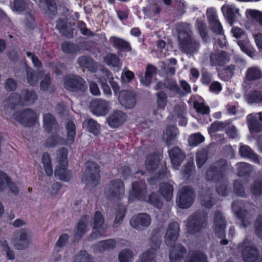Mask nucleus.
<instances>
[{
    "instance_id": "obj_1",
    "label": "nucleus",
    "mask_w": 262,
    "mask_h": 262,
    "mask_svg": "<svg viewBox=\"0 0 262 262\" xmlns=\"http://www.w3.org/2000/svg\"><path fill=\"white\" fill-rule=\"evenodd\" d=\"M173 29L177 32L179 46L183 52L187 54H192L198 51L200 45L193 37L189 25L178 23Z\"/></svg>"
},
{
    "instance_id": "obj_2",
    "label": "nucleus",
    "mask_w": 262,
    "mask_h": 262,
    "mask_svg": "<svg viewBox=\"0 0 262 262\" xmlns=\"http://www.w3.org/2000/svg\"><path fill=\"white\" fill-rule=\"evenodd\" d=\"M225 161L213 163L206 173L207 180L217 182L216 192L221 196L227 195L229 192L228 182L223 178L222 172L225 170Z\"/></svg>"
},
{
    "instance_id": "obj_3",
    "label": "nucleus",
    "mask_w": 262,
    "mask_h": 262,
    "mask_svg": "<svg viewBox=\"0 0 262 262\" xmlns=\"http://www.w3.org/2000/svg\"><path fill=\"white\" fill-rule=\"evenodd\" d=\"M37 99L36 93L33 90H24L20 94L13 93L8 99V104L12 105H31L33 104Z\"/></svg>"
},
{
    "instance_id": "obj_4",
    "label": "nucleus",
    "mask_w": 262,
    "mask_h": 262,
    "mask_svg": "<svg viewBox=\"0 0 262 262\" xmlns=\"http://www.w3.org/2000/svg\"><path fill=\"white\" fill-rule=\"evenodd\" d=\"M67 149L60 148L57 153V161L60 167H58L55 170V176H58L62 181H68L71 178V172L66 168L68 165Z\"/></svg>"
},
{
    "instance_id": "obj_5",
    "label": "nucleus",
    "mask_w": 262,
    "mask_h": 262,
    "mask_svg": "<svg viewBox=\"0 0 262 262\" xmlns=\"http://www.w3.org/2000/svg\"><path fill=\"white\" fill-rule=\"evenodd\" d=\"M67 137L65 141L57 135H52L48 138L46 141V145L49 147H53L58 144H63L71 145L74 141L75 137V126L72 122H69L66 125Z\"/></svg>"
},
{
    "instance_id": "obj_6",
    "label": "nucleus",
    "mask_w": 262,
    "mask_h": 262,
    "mask_svg": "<svg viewBox=\"0 0 262 262\" xmlns=\"http://www.w3.org/2000/svg\"><path fill=\"white\" fill-rule=\"evenodd\" d=\"M207 215L205 213H195L188 221L186 227L187 231L190 234L201 232L207 225Z\"/></svg>"
},
{
    "instance_id": "obj_7",
    "label": "nucleus",
    "mask_w": 262,
    "mask_h": 262,
    "mask_svg": "<svg viewBox=\"0 0 262 262\" xmlns=\"http://www.w3.org/2000/svg\"><path fill=\"white\" fill-rule=\"evenodd\" d=\"M98 165L94 162L87 164L86 168L81 177V180L84 183L93 186L98 184L100 176Z\"/></svg>"
},
{
    "instance_id": "obj_8",
    "label": "nucleus",
    "mask_w": 262,
    "mask_h": 262,
    "mask_svg": "<svg viewBox=\"0 0 262 262\" xmlns=\"http://www.w3.org/2000/svg\"><path fill=\"white\" fill-rule=\"evenodd\" d=\"M194 200L193 189L189 186L183 187L179 191L177 204L181 208H188L192 204Z\"/></svg>"
},
{
    "instance_id": "obj_9",
    "label": "nucleus",
    "mask_w": 262,
    "mask_h": 262,
    "mask_svg": "<svg viewBox=\"0 0 262 262\" xmlns=\"http://www.w3.org/2000/svg\"><path fill=\"white\" fill-rule=\"evenodd\" d=\"M136 94L132 90H122L119 93L118 100L123 106L133 108L136 104Z\"/></svg>"
},
{
    "instance_id": "obj_10",
    "label": "nucleus",
    "mask_w": 262,
    "mask_h": 262,
    "mask_svg": "<svg viewBox=\"0 0 262 262\" xmlns=\"http://www.w3.org/2000/svg\"><path fill=\"white\" fill-rule=\"evenodd\" d=\"M13 118L25 125L31 126L38 120V115L33 110L28 109L19 115L17 113L14 114Z\"/></svg>"
},
{
    "instance_id": "obj_11",
    "label": "nucleus",
    "mask_w": 262,
    "mask_h": 262,
    "mask_svg": "<svg viewBox=\"0 0 262 262\" xmlns=\"http://www.w3.org/2000/svg\"><path fill=\"white\" fill-rule=\"evenodd\" d=\"M226 221L222 213L217 211L214 213L213 229L216 236L223 238L225 234Z\"/></svg>"
},
{
    "instance_id": "obj_12",
    "label": "nucleus",
    "mask_w": 262,
    "mask_h": 262,
    "mask_svg": "<svg viewBox=\"0 0 262 262\" xmlns=\"http://www.w3.org/2000/svg\"><path fill=\"white\" fill-rule=\"evenodd\" d=\"M90 108L92 113L96 115L104 116L111 109V104L109 101L96 99L91 102Z\"/></svg>"
},
{
    "instance_id": "obj_13",
    "label": "nucleus",
    "mask_w": 262,
    "mask_h": 262,
    "mask_svg": "<svg viewBox=\"0 0 262 262\" xmlns=\"http://www.w3.org/2000/svg\"><path fill=\"white\" fill-rule=\"evenodd\" d=\"M232 207L237 217L242 219V226L245 228L247 227L250 224L251 219L250 216L247 215L246 211L244 209V204L241 201H234L232 204Z\"/></svg>"
},
{
    "instance_id": "obj_14",
    "label": "nucleus",
    "mask_w": 262,
    "mask_h": 262,
    "mask_svg": "<svg viewBox=\"0 0 262 262\" xmlns=\"http://www.w3.org/2000/svg\"><path fill=\"white\" fill-rule=\"evenodd\" d=\"M104 217L101 213L99 211L96 212L94 217L92 238H97L104 233L106 226L104 224Z\"/></svg>"
},
{
    "instance_id": "obj_15",
    "label": "nucleus",
    "mask_w": 262,
    "mask_h": 262,
    "mask_svg": "<svg viewBox=\"0 0 262 262\" xmlns=\"http://www.w3.org/2000/svg\"><path fill=\"white\" fill-rule=\"evenodd\" d=\"M124 192V186L121 180L112 181L105 191V194L108 197L120 198Z\"/></svg>"
},
{
    "instance_id": "obj_16",
    "label": "nucleus",
    "mask_w": 262,
    "mask_h": 262,
    "mask_svg": "<svg viewBox=\"0 0 262 262\" xmlns=\"http://www.w3.org/2000/svg\"><path fill=\"white\" fill-rule=\"evenodd\" d=\"M151 223L150 216L146 213H140L133 216L130 221V226L138 230H141L149 226Z\"/></svg>"
},
{
    "instance_id": "obj_17",
    "label": "nucleus",
    "mask_w": 262,
    "mask_h": 262,
    "mask_svg": "<svg viewBox=\"0 0 262 262\" xmlns=\"http://www.w3.org/2000/svg\"><path fill=\"white\" fill-rule=\"evenodd\" d=\"M247 124L251 134L262 130V113L251 114L247 117Z\"/></svg>"
},
{
    "instance_id": "obj_18",
    "label": "nucleus",
    "mask_w": 262,
    "mask_h": 262,
    "mask_svg": "<svg viewBox=\"0 0 262 262\" xmlns=\"http://www.w3.org/2000/svg\"><path fill=\"white\" fill-rule=\"evenodd\" d=\"M32 233L28 229L20 230L16 235L15 246L18 249L28 247L32 241Z\"/></svg>"
},
{
    "instance_id": "obj_19",
    "label": "nucleus",
    "mask_w": 262,
    "mask_h": 262,
    "mask_svg": "<svg viewBox=\"0 0 262 262\" xmlns=\"http://www.w3.org/2000/svg\"><path fill=\"white\" fill-rule=\"evenodd\" d=\"M64 86L67 89L74 91L85 88V82L78 76L69 75L66 78Z\"/></svg>"
},
{
    "instance_id": "obj_20",
    "label": "nucleus",
    "mask_w": 262,
    "mask_h": 262,
    "mask_svg": "<svg viewBox=\"0 0 262 262\" xmlns=\"http://www.w3.org/2000/svg\"><path fill=\"white\" fill-rule=\"evenodd\" d=\"M179 225L177 222L171 223L167 229L165 242L168 246H172L179 236Z\"/></svg>"
},
{
    "instance_id": "obj_21",
    "label": "nucleus",
    "mask_w": 262,
    "mask_h": 262,
    "mask_svg": "<svg viewBox=\"0 0 262 262\" xmlns=\"http://www.w3.org/2000/svg\"><path fill=\"white\" fill-rule=\"evenodd\" d=\"M127 115L121 111H113L107 118V122L110 127L115 128L123 124L126 120Z\"/></svg>"
},
{
    "instance_id": "obj_22",
    "label": "nucleus",
    "mask_w": 262,
    "mask_h": 262,
    "mask_svg": "<svg viewBox=\"0 0 262 262\" xmlns=\"http://www.w3.org/2000/svg\"><path fill=\"white\" fill-rule=\"evenodd\" d=\"M222 11L230 25H232L235 20L240 16L239 9L233 5H224L222 7Z\"/></svg>"
},
{
    "instance_id": "obj_23",
    "label": "nucleus",
    "mask_w": 262,
    "mask_h": 262,
    "mask_svg": "<svg viewBox=\"0 0 262 262\" xmlns=\"http://www.w3.org/2000/svg\"><path fill=\"white\" fill-rule=\"evenodd\" d=\"M146 188V185L142 181L139 183L134 182L132 183V190L129 191V200L134 201L137 199H143L144 194V190Z\"/></svg>"
},
{
    "instance_id": "obj_24",
    "label": "nucleus",
    "mask_w": 262,
    "mask_h": 262,
    "mask_svg": "<svg viewBox=\"0 0 262 262\" xmlns=\"http://www.w3.org/2000/svg\"><path fill=\"white\" fill-rule=\"evenodd\" d=\"M247 241L243 242L242 246H245L243 250V258L245 262H255L258 256V252L257 249L253 246L247 245Z\"/></svg>"
},
{
    "instance_id": "obj_25",
    "label": "nucleus",
    "mask_w": 262,
    "mask_h": 262,
    "mask_svg": "<svg viewBox=\"0 0 262 262\" xmlns=\"http://www.w3.org/2000/svg\"><path fill=\"white\" fill-rule=\"evenodd\" d=\"M210 60L212 66H223L229 61V57L224 52L218 51L211 53Z\"/></svg>"
},
{
    "instance_id": "obj_26",
    "label": "nucleus",
    "mask_w": 262,
    "mask_h": 262,
    "mask_svg": "<svg viewBox=\"0 0 262 262\" xmlns=\"http://www.w3.org/2000/svg\"><path fill=\"white\" fill-rule=\"evenodd\" d=\"M7 187L14 194L18 192V188L15 184L11 181L5 172L0 171V190H5Z\"/></svg>"
},
{
    "instance_id": "obj_27",
    "label": "nucleus",
    "mask_w": 262,
    "mask_h": 262,
    "mask_svg": "<svg viewBox=\"0 0 262 262\" xmlns=\"http://www.w3.org/2000/svg\"><path fill=\"white\" fill-rule=\"evenodd\" d=\"M186 107L183 105L176 106L173 111V113L172 115V119L173 121H176L178 120L179 125L184 126L187 123V120L185 117L186 114Z\"/></svg>"
},
{
    "instance_id": "obj_28",
    "label": "nucleus",
    "mask_w": 262,
    "mask_h": 262,
    "mask_svg": "<svg viewBox=\"0 0 262 262\" xmlns=\"http://www.w3.org/2000/svg\"><path fill=\"white\" fill-rule=\"evenodd\" d=\"M169 155L173 168L177 169L185 158L184 154L179 148L174 147L169 151Z\"/></svg>"
},
{
    "instance_id": "obj_29",
    "label": "nucleus",
    "mask_w": 262,
    "mask_h": 262,
    "mask_svg": "<svg viewBox=\"0 0 262 262\" xmlns=\"http://www.w3.org/2000/svg\"><path fill=\"white\" fill-rule=\"evenodd\" d=\"M178 135L179 132L177 127L168 126L163 133L162 138L167 145H170L175 142Z\"/></svg>"
},
{
    "instance_id": "obj_30",
    "label": "nucleus",
    "mask_w": 262,
    "mask_h": 262,
    "mask_svg": "<svg viewBox=\"0 0 262 262\" xmlns=\"http://www.w3.org/2000/svg\"><path fill=\"white\" fill-rule=\"evenodd\" d=\"M43 126L48 132L56 131L57 123L53 115L50 113L43 114Z\"/></svg>"
},
{
    "instance_id": "obj_31",
    "label": "nucleus",
    "mask_w": 262,
    "mask_h": 262,
    "mask_svg": "<svg viewBox=\"0 0 262 262\" xmlns=\"http://www.w3.org/2000/svg\"><path fill=\"white\" fill-rule=\"evenodd\" d=\"M239 153L242 157L249 158L255 163L262 164L261 159L253 152L249 146L241 144Z\"/></svg>"
},
{
    "instance_id": "obj_32",
    "label": "nucleus",
    "mask_w": 262,
    "mask_h": 262,
    "mask_svg": "<svg viewBox=\"0 0 262 262\" xmlns=\"http://www.w3.org/2000/svg\"><path fill=\"white\" fill-rule=\"evenodd\" d=\"M78 63L80 66L88 69L91 72H95L97 70L96 64L90 57H80L78 59Z\"/></svg>"
},
{
    "instance_id": "obj_33",
    "label": "nucleus",
    "mask_w": 262,
    "mask_h": 262,
    "mask_svg": "<svg viewBox=\"0 0 262 262\" xmlns=\"http://www.w3.org/2000/svg\"><path fill=\"white\" fill-rule=\"evenodd\" d=\"M156 69L155 67L149 65L146 68V71L145 75L141 77V83L144 86L149 85L154 75L156 74Z\"/></svg>"
},
{
    "instance_id": "obj_34",
    "label": "nucleus",
    "mask_w": 262,
    "mask_h": 262,
    "mask_svg": "<svg viewBox=\"0 0 262 262\" xmlns=\"http://www.w3.org/2000/svg\"><path fill=\"white\" fill-rule=\"evenodd\" d=\"M186 249L181 246H178L172 249L169 254V259L171 262H179L182 257L183 254L185 253Z\"/></svg>"
},
{
    "instance_id": "obj_35",
    "label": "nucleus",
    "mask_w": 262,
    "mask_h": 262,
    "mask_svg": "<svg viewBox=\"0 0 262 262\" xmlns=\"http://www.w3.org/2000/svg\"><path fill=\"white\" fill-rule=\"evenodd\" d=\"M173 187L169 183H161L160 186V191L167 201L171 199L173 195Z\"/></svg>"
},
{
    "instance_id": "obj_36",
    "label": "nucleus",
    "mask_w": 262,
    "mask_h": 262,
    "mask_svg": "<svg viewBox=\"0 0 262 262\" xmlns=\"http://www.w3.org/2000/svg\"><path fill=\"white\" fill-rule=\"evenodd\" d=\"M42 164L46 174L48 176H51L53 174V167L51 159L49 155L44 154L42 156Z\"/></svg>"
},
{
    "instance_id": "obj_37",
    "label": "nucleus",
    "mask_w": 262,
    "mask_h": 262,
    "mask_svg": "<svg viewBox=\"0 0 262 262\" xmlns=\"http://www.w3.org/2000/svg\"><path fill=\"white\" fill-rule=\"evenodd\" d=\"M245 15L248 19H254L262 26V12L257 10L248 9L245 11Z\"/></svg>"
},
{
    "instance_id": "obj_38",
    "label": "nucleus",
    "mask_w": 262,
    "mask_h": 262,
    "mask_svg": "<svg viewBox=\"0 0 262 262\" xmlns=\"http://www.w3.org/2000/svg\"><path fill=\"white\" fill-rule=\"evenodd\" d=\"M104 61L108 66L120 68L122 63L119 58L114 54H108L104 57Z\"/></svg>"
},
{
    "instance_id": "obj_39",
    "label": "nucleus",
    "mask_w": 262,
    "mask_h": 262,
    "mask_svg": "<svg viewBox=\"0 0 262 262\" xmlns=\"http://www.w3.org/2000/svg\"><path fill=\"white\" fill-rule=\"evenodd\" d=\"M83 126L86 127L88 130L95 135L98 134L100 129L99 125L93 119H90L85 120L83 124Z\"/></svg>"
},
{
    "instance_id": "obj_40",
    "label": "nucleus",
    "mask_w": 262,
    "mask_h": 262,
    "mask_svg": "<svg viewBox=\"0 0 262 262\" xmlns=\"http://www.w3.org/2000/svg\"><path fill=\"white\" fill-rule=\"evenodd\" d=\"M116 243L114 240L110 239L99 242L96 246L97 251H103L105 250L111 249L115 247Z\"/></svg>"
},
{
    "instance_id": "obj_41",
    "label": "nucleus",
    "mask_w": 262,
    "mask_h": 262,
    "mask_svg": "<svg viewBox=\"0 0 262 262\" xmlns=\"http://www.w3.org/2000/svg\"><path fill=\"white\" fill-rule=\"evenodd\" d=\"M164 87H166L169 89L170 90L174 92L178 93V86L177 85L176 82L172 79L166 80L165 81L164 83H162V82L158 83L156 85L155 89L156 90H158L159 89H162Z\"/></svg>"
},
{
    "instance_id": "obj_42",
    "label": "nucleus",
    "mask_w": 262,
    "mask_h": 262,
    "mask_svg": "<svg viewBox=\"0 0 262 262\" xmlns=\"http://www.w3.org/2000/svg\"><path fill=\"white\" fill-rule=\"evenodd\" d=\"M155 248H151L142 254L140 262H156L155 259Z\"/></svg>"
},
{
    "instance_id": "obj_43",
    "label": "nucleus",
    "mask_w": 262,
    "mask_h": 262,
    "mask_svg": "<svg viewBox=\"0 0 262 262\" xmlns=\"http://www.w3.org/2000/svg\"><path fill=\"white\" fill-rule=\"evenodd\" d=\"M159 160V157L157 155L148 156L145 161V166L147 170L155 169L157 167Z\"/></svg>"
},
{
    "instance_id": "obj_44",
    "label": "nucleus",
    "mask_w": 262,
    "mask_h": 262,
    "mask_svg": "<svg viewBox=\"0 0 262 262\" xmlns=\"http://www.w3.org/2000/svg\"><path fill=\"white\" fill-rule=\"evenodd\" d=\"M246 77L249 80H254L262 77V72L257 67L249 68L246 72Z\"/></svg>"
},
{
    "instance_id": "obj_45",
    "label": "nucleus",
    "mask_w": 262,
    "mask_h": 262,
    "mask_svg": "<svg viewBox=\"0 0 262 262\" xmlns=\"http://www.w3.org/2000/svg\"><path fill=\"white\" fill-rule=\"evenodd\" d=\"M252 193L255 196L262 194V179H257L254 180L250 187Z\"/></svg>"
},
{
    "instance_id": "obj_46",
    "label": "nucleus",
    "mask_w": 262,
    "mask_h": 262,
    "mask_svg": "<svg viewBox=\"0 0 262 262\" xmlns=\"http://www.w3.org/2000/svg\"><path fill=\"white\" fill-rule=\"evenodd\" d=\"M134 255L133 252L129 249L122 250L118 255L120 262H131Z\"/></svg>"
},
{
    "instance_id": "obj_47",
    "label": "nucleus",
    "mask_w": 262,
    "mask_h": 262,
    "mask_svg": "<svg viewBox=\"0 0 262 262\" xmlns=\"http://www.w3.org/2000/svg\"><path fill=\"white\" fill-rule=\"evenodd\" d=\"M205 140L204 137L200 133H195L191 135L189 139V144L191 146H196L199 144L203 142Z\"/></svg>"
},
{
    "instance_id": "obj_48",
    "label": "nucleus",
    "mask_w": 262,
    "mask_h": 262,
    "mask_svg": "<svg viewBox=\"0 0 262 262\" xmlns=\"http://www.w3.org/2000/svg\"><path fill=\"white\" fill-rule=\"evenodd\" d=\"M238 174L239 176H244L249 173L252 170L251 166L247 163L241 162L237 164Z\"/></svg>"
},
{
    "instance_id": "obj_49",
    "label": "nucleus",
    "mask_w": 262,
    "mask_h": 262,
    "mask_svg": "<svg viewBox=\"0 0 262 262\" xmlns=\"http://www.w3.org/2000/svg\"><path fill=\"white\" fill-rule=\"evenodd\" d=\"M167 95L163 92L157 94V107L158 109L163 108L167 104Z\"/></svg>"
},
{
    "instance_id": "obj_50",
    "label": "nucleus",
    "mask_w": 262,
    "mask_h": 262,
    "mask_svg": "<svg viewBox=\"0 0 262 262\" xmlns=\"http://www.w3.org/2000/svg\"><path fill=\"white\" fill-rule=\"evenodd\" d=\"M207 16L210 24L214 23V25H216L218 27L219 26L216 11L214 8H210L207 9Z\"/></svg>"
},
{
    "instance_id": "obj_51",
    "label": "nucleus",
    "mask_w": 262,
    "mask_h": 262,
    "mask_svg": "<svg viewBox=\"0 0 262 262\" xmlns=\"http://www.w3.org/2000/svg\"><path fill=\"white\" fill-rule=\"evenodd\" d=\"M226 128V125L223 122L216 121L211 124L208 129V133L211 136L216 132L221 131Z\"/></svg>"
},
{
    "instance_id": "obj_52",
    "label": "nucleus",
    "mask_w": 262,
    "mask_h": 262,
    "mask_svg": "<svg viewBox=\"0 0 262 262\" xmlns=\"http://www.w3.org/2000/svg\"><path fill=\"white\" fill-rule=\"evenodd\" d=\"M40 7H47L48 10L54 11L55 9V3L54 0H34Z\"/></svg>"
},
{
    "instance_id": "obj_53",
    "label": "nucleus",
    "mask_w": 262,
    "mask_h": 262,
    "mask_svg": "<svg viewBox=\"0 0 262 262\" xmlns=\"http://www.w3.org/2000/svg\"><path fill=\"white\" fill-rule=\"evenodd\" d=\"M74 262H93L89 254L85 251H81L76 256Z\"/></svg>"
},
{
    "instance_id": "obj_54",
    "label": "nucleus",
    "mask_w": 262,
    "mask_h": 262,
    "mask_svg": "<svg viewBox=\"0 0 262 262\" xmlns=\"http://www.w3.org/2000/svg\"><path fill=\"white\" fill-rule=\"evenodd\" d=\"M249 103H260L262 102V92L254 91L249 95L248 99Z\"/></svg>"
},
{
    "instance_id": "obj_55",
    "label": "nucleus",
    "mask_w": 262,
    "mask_h": 262,
    "mask_svg": "<svg viewBox=\"0 0 262 262\" xmlns=\"http://www.w3.org/2000/svg\"><path fill=\"white\" fill-rule=\"evenodd\" d=\"M110 41L114 47L118 49L126 48L128 46V44L126 41L117 37H111Z\"/></svg>"
},
{
    "instance_id": "obj_56",
    "label": "nucleus",
    "mask_w": 262,
    "mask_h": 262,
    "mask_svg": "<svg viewBox=\"0 0 262 262\" xmlns=\"http://www.w3.org/2000/svg\"><path fill=\"white\" fill-rule=\"evenodd\" d=\"M134 78V74L131 71L124 69L122 72L121 79L123 83L129 82Z\"/></svg>"
},
{
    "instance_id": "obj_57",
    "label": "nucleus",
    "mask_w": 262,
    "mask_h": 262,
    "mask_svg": "<svg viewBox=\"0 0 262 262\" xmlns=\"http://www.w3.org/2000/svg\"><path fill=\"white\" fill-rule=\"evenodd\" d=\"M207 152L206 149H202L197 153L196 160L199 167H201L207 159Z\"/></svg>"
},
{
    "instance_id": "obj_58",
    "label": "nucleus",
    "mask_w": 262,
    "mask_h": 262,
    "mask_svg": "<svg viewBox=\"0 0 262 262\" xmlns=\"http://www.w3.org/2000/svg\"><path fill=\"white\" fill-rule=\"evenodd\" d=\"M88 225L86 221L84 220H81L78 224L77 227V233L76 236L79 237L87 231Z\"/></svg>"
},
{
    "instance_id": "obj_59",
    "label": "nucleus",
    "mask_w": 262,
    "mask_h": 262,
    "mask_svg": "<svg viewBox=\"0 0 262 262\" xmlns=\"http://www.w3.org/2000/svg\"><path fill=\"white\" fill-rule=\"evenodd\" d=\"M189 262H207L206 256L200 252H196L192 254Z\"/></svg>"
},
{
    "instance_id": "obj_60",
    "label": "nucleus",
    "mask_w": 262,
    "mask_h": 262,
    "mask_svg": "<svg viewBox=\"0 0 262 262\" xmlns=\"http://www.w3.org/2000/svg\"><path fill=\"white\" fill-rule=\"evenodd\" d=\"M125 214V208L124 206H121L119 208L118 211L114 224V226L117 227L118 225L120 224L123 220Z\"/></svg>"
},
{
    "instance_id": "obj_61",
    "label": "nucleus",
    "mask_w": 262,
    "mask_h": 262,
    "mask_svg": "<svg viewBox=\"0 0 262 262\" xmlns=\"http://www.w3.org/2000/svg\"><path fill=\"white\" fill-rule=\"evenodd\" d=\"M148 202L158 208L161 207L162 202L159 196L156 193H152L149 197Z\"/></svg>"
},
{
    "instance_id": "obj_62",
    "label": "nucleus",
    "mask_w": 262,
    "mask_h": 262,
    "mask_svg": "<svg viewBox=\"0 0 262 262\" xmlns=\"http://www.w3.org/2000/svg\"><path fill=\"white\" fill-rule=\"evenodd\" d=\"M61 47L62 51L67 53H73L77 50V47L75 45L68 42H63Z\"/></svg>"
},
{
    "instance_id": "obj_63",
    "label": "nucleus",
    "mask_w": 262,
    "mask_h": 262,
    "mask_svg": "<svg viewBox=\"0 0 262 262\" xmlns=\"http://www.w3.org/2000/svg\"><path fill=\"white\" fill-rule=\"evenodd\" d=\"M234 191L238 195L244 196L245 195V188L239 181H236L234 185Z\"/></svg>"
},
{
    "instance_id": "obj_64",
    "label": "nucleus",
    "mask_w": 262,
    "mask_h": 262,
    "mask_svg": "<svg viewBox=\"0 0 262 262\" xmlns=\"http://www.w3.org/2000/svg\"><path fill=\"white\" fill-rule=\"evenodd\" d=\"M256 234L262 238V215L259 216L255 225Z\"/></svg>"
}]
</instances>
